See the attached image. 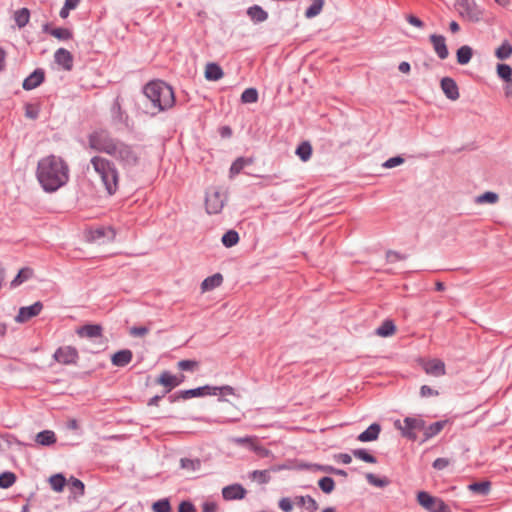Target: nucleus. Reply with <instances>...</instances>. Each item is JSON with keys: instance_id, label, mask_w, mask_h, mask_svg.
Listing matches in <instances>:
<instances>
[{"instance_id": "obj_1", "label": "nucleus", "mask_w": 512, "mask_h": 512, "mask_svg": "<svg viewBox=\"0 0 512 512\" xmlns=\"http://www.w3.org/2000/svg\"><path fill=\"white\" fill-rule=\"evenodd\" d=\"M36 177L45 192H55L69 180V167L59 156L48 155L38 161Z\"/></svg>"}, {"instance_id": "obj_2", "label": "nucleus", "mask_w": 512, "mask_h": 512, "mask_svg": "<svg viewBox=\"0 0 512 512\" xmlns=\"http://www.w3.org/2000/svg\"><path fill=\"white\" fill-rule=\"evenodd\" d=\"M145 107L151 115H156L172 108L175 104V95L172 87L161 80L147 83L143 88Z\"/></svg>"}, {"instance_id": "obj_3", "label": "nucleus", "mask_w": 512, "mask_h": 512, "mask_svg": "<svg viewBox=\"0 0 512 512\" xmlns=\"http://www.w3.org/2000/svg\"><path fill=\"white\" fill-rule=\"evenodd\" d=\"M90 164L101 179L107 193L115 194L119 184V172L115 163L105 157L94 156L90 159Z\"/></svg>"}, {"instance_id": "obj_4", "label": "nucleus", "mask_w": 512, "mask_h": 512, "mask_svg": "<svg viewBox=\"0 0 512 512\" xmlns=\"http://www.w3.org/2000/svg\"><path fill=\"white\" fill-rule=\"evenodd\" d=\"M124 169L136 167L140 162V152L137 146L119 140L110 154Z\"/></svg>"}, {"instance_id": "obj_5", "label": "nucleus", "mask_w": 512, "mask_h": 512, "mask_svg": "<svg viewBox=\"0 0 512 512\" xmlns=\"http://www.w3.org/2000/svg\"><path fill=\"white\" fill-rule=\"evenodd\" d=\"M88 145L91 149L110 156L120 139L115 138L105 129H96L88 137Z\"/></svg>"}, {"instance_id": "obj_6", "label": "nucleus", "mask_w": 512, "mask_h": 512, "mask_svg": "<svg viewBox=\"0 0 512 512\" xmlns=\"http://www.w3.org/2000/svg\"><path fill=\"white\" fill-rule=\"evenodd\" d=\"M454 7L462 19L473 23L480 22L485 12L475 0H455Z\"/></svg>"}, {"instance_id": "obj_7", "label": "nucleus", "mask_w": 512, "mask_h": 512, "mask_svg": "<svg viewBox=\"0 0 512 512\" xmlns=\"http://www.w3.org/2000/svg\"><path fill=\"white\" fill-rule=\"evenodd\" d=\"M425 421L420 417H405L403 422L397 420L395 427L409 440L417 439V432L424 429Z\"/></svg>"}, {"instance_id": "obj_8", "label": "nucleus", "mask_w": 512, "mask_h": 512, "mask_svg": "<svg viewBox=\"0 0 512 512\" xmlns=\"http://www.w3.org/2000/svg\"><path fill=\"white\" fill-rule=\"evenodd\" d=\"M227 196L225 193L212 189L207 191L205 207L208 214H218L222 211Z\"/></svg>"}, {"instance_id": "obj_9", "label": "nucleus", "mask_w": 512, "mask_h": 512, "mask_svg": "<svg viewBox=\"0 0 512 512\" xmlns=\"http://www.w3.org/2000/svg\"><path fill=\"white\" fill-rule=\"evenodd\" d=\"M54 359L64 365L75 364L78 360V352L74 347L64 346L58 348L54 355Z\"/></svg>"}, {"instance_id": "obj_10", "label": "nucleus", "mask_w": 512, "mask_h": 512, "mask_svg": "<svg viewBox=\"0 0 512 512\" xmlns=\"http://www.w3.org/2000/svg\"><path fill=\"white\" fill-rule=\"evenodd\" d=\"M42 308L43 304L40 301H37L30 306L21 307L17 316L15 317V321L18 323L27 322L31 318L39 315Z\"/></svg>"}, {"instance_id": "obj_11", "label": "nucleus", "mask_w": 512, "mask_h": 512, "mask_svg": "<svg viewBox=\"0 0 512 512\" xmlns=\"http://www.w3.org/2000/svg\"><path fill=\"white\" fill-rule=\"evenodd\" d=\"M116 233L114 229L110 226L108 227H99L93 229L89 232V239L95 242H110L115 239Z\"/></svg>"}, {"instance_id": "obj_12", "label": "nucleus", "mask_w": 512, "mask_h": 512, "mask_svg": "<svg viewBox=\"0 0 512 512\" xmlns=\"http://www.w3.org/2000/svg\"><path fill=\"white\" fill-rule=\"evenodd\" d=\"M218 394V387L217 386H210V385H204L201 387L188 389V390H182V397L183 400H187L194 397H203L206 395H217Z\"/></svg>"}, {"instance_id": "obj_13", "label": "nucleus", "mask_w": 512, "mask_h": 512, "mask_svg": "<svg viewBox=\"0 0 512 512\" xmlns=\"http://www.w3.org/2000/svg\"><path fill=\"white\" fill-rule=\"evenodd\" d=\"M246 495L245 488L240 484H232L222 489V496L225 500H240Z\"/></svg>"}, {"instance_id": "obj_14", "label": "nucleus", "mask_w": 512, "mask_h": 512, "mask_svg": "<svg viewBox=\"0 0 512 512\" xmlns=\"http://www.w3.org/2000/svg\"><path fill=\"white\" fill-rule=\"evenodd\" d=\"M184 380V375H181L180 381H177V376L172 375L168 371H164L159 376L157 383L163 385L165 389V393H169L173 388L179 386Z\"/></svg>"}, {"instance_id": "obj_15", "label": "nucleus", "mask_w": 512, "mask_h": 512, "mask_svg": "<svg viewBox=\"0 0 512 512\" xmlns=\"http://www.w3.org/2000/svg\"><path fill=\"white\" fill-rule=\"evenodd\" d=\"M441 89L445 96L452 101L457 100L460 96L456 82L450 77L442 78Z\"/></svg>"}, {"instance_id": "obj_16", "label": "nucleus", "mask_w": 512, "mask_h": 512, "mask_svg": "<svg viewBox=\"0 0 512 512\" xmlns=\"http://www.w3.org/2000/svg\"><path fill=\"white\" fill-rule=\"evenodd\" d=\"M430 41L433 45L434 51L437 54V56L441 60L446 59L449 55V52H448V48L446 46V41H445L444 36L432 34L430 36Z\"/></svg>"}, {"instance_id": "obj_17", "label": "nucleus", "mask_w": 512, "mask_h": 512, "mask_svg": "<svg viewBox=\"0 0 512 512\" xmlns=\"http://www.w3.org/2000/svg\"><path fill=\"white\" fill-rule=\"evenodd\" d=\"M54 60L66 71H70L73 67V56L68 50L64 48H59L56 50L54 54Z\"/></svg>"}, {"instance_id": "obj_18", "label": "nucleus", "mask_w": 512, "mask_h": 512, "mask_svg": "<svg viewBox=\"0 0 512 512\" xmlns=\"http://www.w3.org/2000/svg\"><path fill=\"white\" fill-rule=\"evenodd\" d=\"M44 81V72L41 69L34 70L23 81L22 87L24 90H32L38 87Z\"/></svg>"}, {"instance_id": "obj_19", "label": "nucleus", "mask_w": 512, "mask_h": 512, "mask_svg": "<svg viewBox=\"0 0 512 512\" xmlns=\"http://www.w3.org/2000/svg\"><path fill=\"white\" fill-rule=\"evenodd\" d=\"M424 370L427 374L439 377L445 375V364L439 359H432L425 363Z\"/></svg>"}, {"instance_id": "obj_20", "label": "nucleus", "mask_w": 512, "mask_h": 512, "mask_svg": "<svg viewBox=\"0 0 512 512\" xmlns=\"http://www.w3.org/2000/svg\"><path fill=\"white\" fill-rule=\"evenodd\" d=\"M381 426L378 423H372L365 431L360 433L357 439L360 442H371L378 439Z\"/></svg>"}, {"instance_id": "obj_21", "label": "nucleus", "mask_w": 512, "mask_h": 512, "mask_svg": "<svg viewBox=\"0 0 512 512\" xmlns=\"http://www.w3.org/2000/svg\"><path fill=\"white\" fill-rule=\"evenodd\" d=\"M133 358L132 351L129 349H123L117 351L111 358L112 364L117 367H124L128 365Z\"/></svg>"}, {"instance_id": "obj_22", "label": "nucleus", "mask_w": 512, "mask_h": 512, "mask_svg": "<svg viewBox=\"0 0 512 512\" xmlns=\"http://www.w3.org/2000/svg\"><path fill=\"white\" fill-rule=\"evenodd\" d=\"M80 337H87L90 339L100 337L102 335V327L98 324H87L77 330Z\"/></svg>"}, {"instance_id": "obj_23", "label": "nucleus", "mask_w": 512, "mask_h": 512, "mask_svg": "<svg viewBox=\"0 0 512 512\" xmlns=\"http://www.w3.org/2000/svg\"><path fill=\"white\" fill-rule=\"evenodd\" d=\"M280 469V467H273L269 470H254L249 473V478L258 482L259 484H267L271 480L270 472H276Z\"/></svg>"}, {"instance_id": "obj_24", "label": "nucleus", "mask_w": 512, "mask_h": 512, "mask_svg": "<svg viewBox=\"0 0 512 512\" xmlns=\"http://www.w3.org/2000/svg\"><path fill=\"white\" fill-rule=\"evenodd\" d=\"M247 15L254 23H262L268 19V13L259 5L250 6Z\"/></svg>"}, {"instance_id": "obj_25", "label": "nucleus", "mask_w": 512, "mask_h": 512, "mask_svg": "<svg viewBox=\"0 0 512 512\" xmlns=\"http://www.w3.org/2000/svg\"><path fill=\"white\" fill-rule=\"evenodd\" d=\"M417 501L424 509L431 511L439 499L426 491H420L417 494Z\"/></svg>"}, {"instance_id": "obj_26", "label": "nucleus", "mask_w": 512, "mask_h": 512, "mask_svg": "<svg viewBox=\"0 0 512 512\" xmlns=\"http://www.w3.org/2000/svg\"><path fill=\"white\" fill-rule=\"evenodd\" d=\"M222 68L217 63H208L205 69V78L210 81H218L223 77Z\"/></svg>"}, {"instance_id": "obj_27", "label": "nucleus", "mask_w": 512, "mask_h": 512, "mask_svg": "<svg viewBox=\"0 0 512 512\" xmlns=\"http://www.w3.org/2000/svg\"><path fill=\"white\" fill-rule=\"evenodd\" d=\"M223 282V276L220 273H216L212 276H209L203 280L201 283V289L203 292L213 290L216 287H219Z\"/></svg>"}, {"instance_id": "obj_28", "label": "nucleus", "mask_w": 512, "mask_h": 512, "mask_svg": "<svg viewBox=\"0 0 512 512\" xmlns=\"http://www.w3.org/2000/svg\"><path fill=\"white\" fill-rule=\"evenodd\" d=\"M35 441L41 446H50L56 442V435L51 430H43L36 435Z\"/></svg>"}, {"instance_id": "obj_29", "label": "nucleus", "mask_w": 512, "mask_h": 512, "mask_svg": "<svg viewBox=\"0 0 512 512\" xmlns=\"http://www.w3.org/2000/svg\"><path fill=\"white\" fill-rule=\"evenodd\" d=\"M252 162L253 161L250 158L238 157L230 167V178H233L234 176L238 175L244 169V167L252 164Z\"/></svg>"}, {"instance_id": "obj_30", "label": "nucleus", "mask_w": 512, "mask_h": 512, "mask_svg": "<svg viewBox=\"0 0 512 512\" xmlns=\"http://www.w3.org/2000/svg\"><path fill=\"white\" fill-rule=\"evenodd\" d=\"M33 275V270L29 267H24L20 269L18 274L14 277V279L11 281L10 286L11 288H16L25 281L29 280Z\"/></svg>"}, {"instance_id": "obj_31", "label": "nucleus", "mask_w": 512, "mask_h": 512, "mask_svg": "<svg viewBox=\"0 0 512 512\" xmlns=\"http://www.w3.org/2000/svg\"><path fill=\"white\" fill-rule=\"evenodd\" d=\"M296 500V504L299 505V506H304L306 508V510H308L309 512H315L318 510V503L316 502V500L314 498H312L311 496L307 495V496H297L295 498Z\"/></svg>"}, {"instance_id": "obj_32", "label": "nucleus", "mask_w": 512, "mask_h": 512, "mask_svg": "<svg viewBox=\"0 0 512 512\" xmlns=\"http://www.w3.org/2000/svg\"><path fill=\"white\" fill-rule=\"evenodd\" d=\"M472 55V48L468 45H463L457 50V62L460 65H465L470 62Z\"/></svg>"}, {"instance_id": "obj_33", "label": "nucleus", "mask_w": 512, "mask_h": 512, "mask_svg": "<svg viewBox=\"0 0 512 512\" xmlns=\"http://www.w3.org/2000/svg\"><path fill=\"white\" fill-rule=\"evenodd\" d=\"M396 327L391 320H385L382 324L376 329V335L381 337H389L394 334Z\"/></svg>"}, {"instance_id": "obj_34", "label": "nucleus", "mask_w": 512, "mask_h": 512, "mask_svg": "<svg viewBox=\"0 0 512 512\" xmlns=\"http://www.w3.org/2000/svg\"><path fill=\"white\" fill-rule=\"evenodd\" d=\"M445 424H446L445 421H437V422L432 423L428 427L424 426L423 430H424L425 440L430 439V438L436 436L437 434H439L441 432V430L444 428Z\"/></svg>"}, {"instance_id": "obj_35", "label": "nucleus", "mask_w": 512, "mask_h": 512, "mask_svg": "<svg viewBox=\"0 0 512 512\" xmlns=\"http://www.w3.org/2000/svg\"><path fill=\"white\" fill-rule=\"evenodd\" d=\"M512 55V45L509 41L505 40L502 44L496 49L495 56L500 60H506L510 58Z\"/></svg>"}, {"instance_id": "obj_36", "label": "nucleus", "mask_w": 512, "mask_h": 512, "mask_svg": "<svg viewBox=\"0 0 512 512\" xmlns=\"http://www.w3.org/2000/svg\"><path fill=\"white\" fill-rule=\"evenodd\" d=\"M296 155L304 162L308 161L312 155V146L309 142H302L295 151Z\"/></svg>"}, {"instance_id": "obj_37", "label": "nucleus", "mask_w": 512, "mask_h": 512, "mask_svg": "<svg viewBox=\"0 0 512 512\" xmlns=\"http://www.w3.org/2000/svg\"><path fill=\"white\" fill-rule=\"evenodd\" d=\"M365 477L370 485L378 488H384L390 484V481L387 477H379L374 473H367Z\"/></svg>"}, {"instance_id": "obj_38", "label": "nucleus", "mask_w": 512, "mask_h": 512, "mask_svg": "<svg viewBox=\"0 0 512 512\" xmlns=\"http://www.w3.org/2000/svg\"><path fill=\"white\" fill-rule=\"evenodd\" d=\"M30 18V12L27 8H21L14 13V20L19 28L27 25Z\"/></svg>"}, {"instance_id": "obj_39", "label": "nucleus", "mask_w": 512, "mask_h": 512, "mask_svg": "<svg viewBox=\"0 0 512 512\" xmlns=\"http://www.w3.org/2000/svg\"><path fill=\"white\" fill-rule=\"evenodd\" d=\"M491 484L489 481L474 482L468 485V489L471 492L478 493L481 495H487L490 492Z\"/></svg>"}, {"instance_id": "obj_40", "label": "nucleus", "mask_w": 512, "mask_h": 512, "mask_svg": "<svg viewBox=\"0 0 512 512\" xmlns=\"http://www.w3.org/2000/svg\"><path fill=\"white\" fill-rule=\"evenodd\" d=\"M221 241L225 247L230 248L238 243L239 235L235 230H228L222 236Z\"/></svg>"}, {"instance_id": "obj_41", "label": "nucleus", "mask_w": 512, "mask_h": 512, "mask_svg": "<svg viewBox=\"0 0 512 512\" xmlns=\"http://www.w3.org/2000/svg\"><path fill=\"white\" fill-rule=\"evenodd\" d=\"M497 75L499 78L504 80L505 82L512 81V67L508 64H498L497 65Z\"/></svg>"}, {"instance_id": "obj_42", "label": "nucleus", "mask_w": 512, "mask_h": 512, "mask_svg": "<svg viewBox=\"0 0 512 512\" xmlns=\"http://www.w3.org/2000/svg\"><path fill=\"white\" fill-rule=\"evenodd\" d=\"M498 200H499L498 194L495 192H492V191H487L475 198V202L477 204H484V203L495 204Z\"/></svg>"}, {"instance_id": "obj_43", "label": "nucleus", "mask_w": 512, "mask_h": 512, "mask_svg": "<svg viewBox=\"0 0 512 512\" xmlns=\"http://www.w3.org/2000/svg\"><path fill=\"white\" fill-rule=\"evenodd\" d=\"M323 5H324L323 0H314L313 3L305 11V16L309 19L314 18L315 16L320 14V12L322 11Z\"/></svg>"}, {"instance_id": "obj_44", "label": "nucleus", "mask_w": 512, "mask_h": 512, "mask_svg": "<svg viewBox=\"0 0 512 512\" xmlns=\"http://www.w3.org/2000/svg\"><path fill=\"white\" fill-rule=\"evenodd\" d=\"M49 482L54 491L60 492L65 486L66 479L62 474H55L50 477Z\"/></svg>"}, {"instance_id": "obj_45", "label": "nucleus", "mask_w": 512, "mask_h": 512, "mask_svg": "<svg viewBox=\"0 0 512 512\" xmlns=\"http://www.w3.org/2000/svg\"><path fill=\"white\" fill-rule=\"evenodd\" d=\"M16 481V475L13 472H3L0 474V488L7 489Z\"/></svg>"}, {"instance_id": "obj_46", "label": "nucleus", "mask_w": 512, "mask_h": 512, "mask_svg": "<svg viewBox=\"0 0 512 512\" xmlns=\"http://www.w3.org/2000/svg\"><path fill=\"white\" fill-rule=\"evenodd\" d=\"M354 457L357 459H360L364 462L375 464L377 462V459L372 454L368 453L365 449H355L352 451Z\"/></svg>"}, {"instance_id": "obj_47", "label": "nucleus", "mask_w": 512, "mask_h": 512, "mask_svg": "<svg viewBox=\"0 0 512 512\" xmlns=\"http://www.w3.org/2000/svg\"><path fill=\"white\" fill-rule=\"evenodd\" d=\"M319 488L326 494L331 493L335 488V482L333 478L325 476L318 481Z\"/></svg>"}, {"instance_id": "obj_48", "label": "nucleus", "mask_w": 512, "mask_h": 512, "mask_svg": "<svg viewBox=\"0 0 512 512\" xmlns=\"http://www.w3.org/2000/svg\"><path fill=\"white\" fill-rule=\"evenodd\" d=\"M258 100V91L255 88H247L241 95L243 103H255Z\"/></svg>"}, {"instance_id": "obj_49", "label": "nucleus", "mask_w": 512, "mask_h": 512, "mask_svg": "<svg viewBox=\"0 0 512 512\" xmlns=\"http://www.w3.org/2000/svg\"><path fill=\"white\" fill-rule=\"evenodd\" d=\"M180 465L185 470L196 471L200 468L201 462L198 459L182 458Z\"/></svg>"}, {"instance_id": "obj_50", "label": "nucleus", "mask_w": 512, "mask_h": 512, "mask_svg": "<svg viewBox=\"0 0 512 512\" xmlns=\"http://www.w3.org/2000/svg\"><path fill=\"white\" fill-rule=\"evenodd\" d=\"M50 34L59 40H69L72 38V32L67 28H53Z\"/></svg>"}, {"instance_id": "obj_51", "label": "nucleus", "mask_w": 512, "mask_h": 512, "mask_svg": "<svg viewBox=\"0 0 512 512\" xmlns=\"http://www.w3.org/2000/svg\"><path fill=\"white\" fill-rule=\"evenodd\" d=\"M152 510L154 512H170L171 506L167 498L160 499L153 503Z\"/></svg>"}, {"instance_id": "obj_52", "label": "nucleus", "mask_w": 512, "mask_h": 512, "mask_svg": "<svg viewBox=\"0 0 512 512\" xmlns=\"http://www.w3.org/2000/svg\"><path fill=\"white\" fill-rule=\"evenodd\" d=\"M177 366L182 371H194L198 368L199 363L196 360H181L177 363Z\"/></svg>"}, {"instance_id": "obj_53", "label": "nucleus", "mask_w": 512, "mask_h": 512, "mask_svg": "<svg viewBox=\"0 0 512 512\" xmlns=\"http://www.w3.org/2000/svg\"><path fill=\"white\" fill-rule=\"evenodd\" d=\"M278 506L283 512H291L293 510L292 501L288 497L281 498L278 502Z\"/></svg>"}, {"instance_id": "obj_54", "label": "nucleus", "mask_w": 512, "mask_h": 512, "mask_svg": "<svg viewBox=\"0 0 512 512\" xmlns=\"http://www.w3.org/2000/svg\"><path fill=\"white\" fill-rule=\"evenodd\" d=\"M402 163H404V159L401 156H395L386 160L383 164V167L390 169L401 165Z\"/></svg>"}, {"instance_id": "obj_55", "label": "nucleus", "mask_w": 512, "mask_h": 512, "mask_svg": "<svg viewBox=\"0 0 512 512\" xmlns=\"http://www.w3.org/2000/svg\"><path fill=\"white\" fill-rule=\"evenodd\" d=\"M450 465V460L447 458H437L432 463V467L436 470H443Z\"/></svg>"}, {"instance_id": "obj_56", "label": "nucleus", "mask_w": 512, "mask_h": 512, "mask_svg": "<svg viewBox=\"0 0 512 512\" xmlns=\"http://www.w3.org/2000/svg\"><path fill=\"white\" fill-rule=\"evenodd\" d=\"M386 259H387V261H388V262H390V263H395V262H397V261H400V260H404V259H406V256L401 255L400 253H398V252H396V251H392V250H390V251H388V252L386 253Z\"/></svg>"}, {"instance_id": "obj_57", "label": "nucleus", "mask_w": 512, "mask_h": 512, "mask_svg": "<svg viewBox=\"0 0 512 512\" xmlns=\"http://www.w3.org/2000/svg\"><path fill=\"white\" fill-rule=\"evenodd\" d=\"M420 395L422 397H430V396H437L438 395V391L432 389L430 386L428 385H423L421 386L420 388Z\"/></svg>"}, {"instance_id": "obj_58", "label": "nucleus", "mask_w": 512, "mask_h": 512, "mask_svg": "<svg viewBox=\"0 0 512 512\" xmlns=\"http://www.w3.org/2000/svg\"><path fill=\"white\" fill-rule=\"evenodd\" d=\"M430 512H451V510L443 500L439 499Z\"/></svg>"}, {"instance_id": "obj_59", "label": "nucleus", "mask_w": 512, "mask_h": 512, "mask_svg": "<svg viewBox=\"0 0 512 512\" xmlns=\"http://www.w3.org/2000/svg\"><path fill=\"white\" fill-rule=\"evenodd\" d=\"M148 328L144 326L132 327L130 330V334L137 337H142L148 333Z\"/></svg>"}, {"instance_id": "obj_60", "label": "nucleus", "mask_w": 512, "mask_h": 512, "mask_svg": "<svg viewBox=\"0 0 512 512\" xmlns=\"http://www.w3.org/2000/svg\"><path fill=\"white\" fill-rule=\"evenodd\" d=\"M178 512H195V507L191 502L183 501L179 505Z\"/></svg>"}, {"instance_id": "obj_61", "label": "nucleus", "mask_w": 512, "mask_h": 512, "mask_svg": "<svg viewBox=\"0 0 512 512\" xmlns=\"http://www.w3.org/2000/svg\"><path fill=\"white\" fill-rule=\"evenodd\" d=\"M218 506L215 502L206 501L202 505V512H217Z\"/></svg>"}, {"instance_id": "obj_62", "label": "nucleus", "mask_w": 512, "mask_h": 512, "mask_svg": "<svg viewBox=\"0 0 512 512\" xmlns=\"http://www.w3.org/2000/svg\"><path fill=\"white\" fill-rule=\"evenodd\" d=\"M407 21L409 24H411L415 27H418V28H422L424 26L423 21L414 15L407 16Z\"/></svg>"}, {"instance_id": "obj_63", "label": "nucleus", "mask_w": 512, "mask_h": 512, "mask_svg": "<svg viewBox=\"0 0 512 512\" xmlns=\"http://www.w3.org/2000/svg\"><path fill=\"white\" fill-rule=\"evenodd\" d=\"M219 393L224 394V395H234L235 390L233 387H231L229 385H224V386L218 387V394Z\"/></svg>"}, {"instance_id": "obj_64", "label": "nucleus", "mask_w": 512, "mask_h": 512, "mask_svg": "<svg viewBox=\"0 0 512 512\" xmlns=\"http://www.w3.org/2000/svg\"><path fill=\"white\" fill-rule=\"evenodd\" d=\"M72 486H73V488L80 491L81 494L84 492V484L81 480L72 478Z\"/></svg>"}]
</instances>
